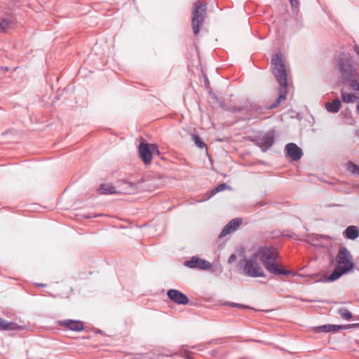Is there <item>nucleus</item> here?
<instances>
[{
  "label": "nucleus",
  "instance_id": "obj_1",
  "mask_svg": "<svg viewBox=\"0 0 359 359\" xmlns=\"http://www.w3.org/2000/svg\"><path fill=\"white\" fill-rule=\"evenodd\" d=\"M255 254L270 273L285 276L291 273L290 271L280 268L279 256L276 248L268 246L261 247L255 252Z\"/></svg>",
  "mask_w": 359,
  "mask_h": 359
},
{
  "label": "nucleus",
  "instance_id": "obj_2",
  "mask_svg": "<svg viewBox=\"0 0 359 359\" xmlns=\"http://www.w3.org/2000/svg\"><path fill=\"white\" fill-rule=\"evenodd\" d=\"M271 66L273 74L280 86L278 99L270 106V108L273 109L277 107L281 102L286 99L287 93V76L280 53H276L271 58Z\"/></svg>",
  "mask_w": 359,
  "mask_h": 359
},
{
  "label": "nucleus",
  "instance_id": "obj_3",
  "mask_svg": "<svg viewBox=\"0 0 359 359\" xmlns=\"http://www.w3.org/2000/svg\"><path fill=\"white\" fill-rule=\"evenodd\" d=\"M337 266L330 276L328 280L334 281L342 275L348 273L354 267V262L351 252L346 248H341L336 256Z\"/></svg>",
  "mask_w": 359,
  "mask_h": 359
},
{
  "label": "nucleus",
  "instance_id": "obj_4",
  "mask_svg": "<svg viewBox=\"0 0 359 359\" xmlns=\"http://www.w3.org/2000/svg\"><path fill=\"white\" fill-rule=\"evenodd\" d=\"M255 252L249 257L243 259V271L245 273L252 278L264 277L265 273Z\"/></svg>",
  "mask_w": 359,
  "mask_h": 359
},
{
  "label": "nucleus",
  "instance_id": "obj_5",
  "mask_svg": "<svg viewBox=\"0 0 359 359\" xmlns=\"http://www.w3.org/2000/svg\"><path fill=\"white\" fill-rule=\"evenodd\" d=\"M138 150L140 157L145 164H149L151 163L152 154L155 153L159 154L157 146L154 144L142 142L139 145Z\"/></svg>",
  "mask_w": 359,
  "mask_h": 359
},
{
  "label": "nucleus",
  "instance_id": "obj_6",
  "mask_svg": "<svg viewBox=\"0 0 359 359\" xmlns=\"http://www.w3.org/2000/svg\"><path fill=\"white\" fill-rule=\"evenodd\" d=\"M57 324L65 329L74 332H81L84 330L83 323L81 320L67 319L58 320Z\"/></svg>",
  "mask_w": 359,
  "mask_h": 359
},
{
  "label": "nucleus",
  "instance_id": "obj_7",
  "mask_svg": "<svg viewBox=\"0 0 359 359\" xmlns=\"http://www.w3.org/2000/svg\"><path fill=\"white\" fill-rule=\"evenodd\" d=\"M184 265L191 269H199L202 270H208L212 267L209 262L196 257H193L190 260L186 261Z\"/></svg>",
  "mask_w": 359,
  "mask_h": 359
},
{
  "label": "nucleus",
  "instance_id": "obj_8",
  "mask_svg": "<svg viewBox=\"0 0 359 359\" xmlns=\"http://www.w3.org/2000/svg\"><path fill=\"white\" fill-rule=\"evenodd\" d=\"M167 294L169 299L175 304L186 305L189 303L187 295L177 290L170 289L168 291Z\"/></svg>",
  "mask_w": 359,
  "mask_h": 359
},
{
  "label": "nucleus",
  "instance_id": "obj_9",
  "mask_svg": "<svg viewBox=\"0 0 359 359\" xmlns=\"http://www.w3.org/2000/svg\"><path fill=\"white\" fill-rule=\"evenodd\" d=\"M274 142V136L273 134L266 133L259 137L257 140V145L263 151H266L272 147Z\"/></svg>",
  "mask_w": 359,
  "mask_h": 359
},
{
  "label": "nucleus",
  "instance_id": "obj_10",
  "mask_svg": "<svg viewBox=\"0 0 359 359\" xmlns=\"http://www.w3.org/2000/svg\"><path fill=\"white\" fill-rule=\"evenodd\" d=\"M286 155L293 161H297L302 156V149L294 143H288L285 146Z\"/></svg>",
  "mask_w": 359,
  "mask_h": 359
},
{
  "label": "nucleus",
  "instance_id": "obj_11",
  "mask_svg": "<svg viewBox=\"0 0 359 359\" xmlns=\"http://www.w3.org/2000/svg\"><path fill=\"white\" fill-rule=\"evenodd\" d=\"M242 224V220L240 218H234L231 219L222 229L219 238H222L228 234L235 231Z\"/></svg>",
  "mask_w": 359,
  "mask_h": 359
},
{
  "label": "nucleus",
  "instance_id": "obj_12",
  "mask_svg": "<svg viewBox=\"0 0 359 359\" xmlns=\"http://www.w3.org/2000/svg\"><path fill=\"white\" fill-rule=\"evenodd\" d=\"M340 72L346 80L351 81L353 79H356L358 74L355 72V68L348 64L341 63L340 65Z\"/></svg>",
  "mask_w": 359,
  "mask_h": 359
},
{
  "label": "nucleus",
  "instance_id": "obj_13",
  "mask_svg": "<svg viewBox=\"0 0 359 359\" xmlns=\"http://www.w3.org/2000/svg\"><path fill=\"white\" fill-rule=\"evenodd\" d=\"M346 327L343 325H324L320 326L314 327L313 330L315 333L318 332H337L341 329H345Z\"/></svg>",
  "mask_w": 359,
  "mask_h": 359
},
{
  "label": "nucleus",
  "instance_id": "obj_14",
  "mask_svg": "<svg viewBox=\"0 0 359 359\" xmlns=\"http://www.w3.org/2000/svg\"><path fill=\"white\" fill-rule=\"evenodd\" d=\"M205 18V16L197 15V13L192 16L191 27L193 29L194 34L195 35L198 34V33L200 32V29L204 23Z\"/></svg>",
  "mask_w": 359,
  "mask_h": 359
},
{
  "label": "nucleus",
  "instance_id": "obj_15",
  "mask_svg": "<svg viewBox=\"0 0 359 359\" xmlns=\"http://www.w3.org/2000/svg\"><path fill=\"white\" fill-rule=\"evenodd\" d=\"M197 12V15L206 16L207 13V4L203 0L196 1L193 6V15Z\"/></svg>",
  "mask_w": 359,
  "mask_h": 359
},
{
  "label": "nucleus",
  "instance_id": "obj_16",
  "mask_svg": "<svg viewBox=\"0 0 359 359\" xmlns=\"http://www.w3.org/2000/svg\"><path fill=\"white\" fill-rule=\"evenodd\" d=\"M137 189V187L135 184L125 182L123 183L120 190L118 191V194H134Z\"/></svg>",
  "mask_w": 359,
  "mask_h": 359
},
{
  "label": "nucleus",
  "instance_id": "obj_17",
  "mask_svg": "<svg viewBox=\"0 0 359 359\" xmlns=\"http://www.w3.org/2000/svg\"><path fill=\"white\" fill-rule=\"evenodd\" d=\"M344 236L350 240H355L359 236V229L356 226H348L344 231Z\"/></svg>",
  "mask_w": 359,
  "mask_h": 359
},
{
  "label": "nucleus",
  "instance_id": "obj_18",
  "mask_svg": "<svg viewBox=\"0 0 359 359\" xmlns=\"http://www.w3.org/2000/svg\"><path fill=\"white\" fill-rule=\"evenodd\" d=\"M325 107L327 111L337 113L340 109L341 101L339 98L334 99L332 102H326Z\"/></svg>",
  "mask_w": 359,
  "mask_h": 359
},
{
  "label": "nucleus",
  "instance_id": "obj_19",
  "mask_svg": "<svg viewBox=\"0 0 359 359\" xmlns=\"http://www.w3.org/2000/svg\"><path fill=\"white\" fill-rule=\"evenodd\" d=\"M97 191L101 194H112L118 193V191H116L114 187L109 184H101L97 189Z\"/></svg>",
  "mask_w": 359,
  "mask_h": 359
},
{
  "label": "nucleus",
  "instance_id": "obj_20",
  "mask_svg": "<svg viewBox=\"0 0 359 359\" xmlns=\"http://www.w3.org/2000/svg\"><path fill=\"white\" fill-rule=\"evenodd\" d=\"M20 326L15 323L8 322L0 318V330H17Z\"/></svg>",
  "mask_w": 359,
  "mask_h": 359
},
{
  "label": "nucleus",
  "instance_id": "obj_21",
  "mask_svg": "<svg viewBox=\"0 0 359 359\" xmlns=\"http://www.w3.org/2000/svg\"><path fill=\"white\" fill-rule=\"evenodd\" d=\"M341 100L345 103H353L358 100V97L353 93H348L341 90Z\"/></svg>",
  "mask_w": 359,
  "mask_h": 359
},
{
  "label": "nucleus",
  "instance_id": "obj_22",
  "mask_svg": "<svg viewBox=\"0 0 359 359\" xmlns=\"http://www.w3.org/2000/svg\"><path fill=\"white\" fill-rule=\"evenodd\" d=\"M13 21L10 18L0 19V33L8 30L12 25Z\"/></svg>",
  "mask_w": 359,
  "mask_h": 359
},
{
  "label": "nucleus",
  "instance_id": "obj_23",
  "mask_svg": "<svg viewBox=\"0 0 359 359\" xmlns=\"http://www.w3.org/2000/svg\"><path fill=\"white\" fill-rule=\"evenodd\" d=\"M338 313L342 318L346 320H350L353 317L351 313L345 308L339 309L338 311Z\"/></svg>",
  "mask_w": 359,
  "mask_h": 359
},
{
  "label": "nucleus",
  "instance_id": "obj_24",
  "mask_svg": "<svg viewBox=\"0 0 359 359\" xmlns=\"http://www.w3.org/2000/svg\"><path fill=\"white\" fill-rule=\"evenodd\" d=\"M348 170L353 174H359V166L352 162L348 163Z\"/></svg>",
  "mask_w": 359,
  "mask_h": 359
},
{
  "label": "nucleus",
  "instance_id": "obj_25",
  "mask_svg": "<svg viewBox=\"0 0 359 359\" xmlns=\"http://www.w3.org/2000/svg\"><path fill=\"white\" fill-rule=\"evenodd\" d=\"M228 188V186L225 183H222L218 184L215 189L212 191V194L214 195L217 192L224 191Z\"/></svg>",
  "mask_w": 359,
  "mask_h": 359
},
{
  "label": "nucleus",
  "instance_id": "obj_26",
  "mask_svg": "<svg viewBox=\"0 0 359 359\" xmlns=\"http://www.w3.org/2000/svg\"><path fill=\"white\" fill-rule=\"evenodd\" d=\"M193 140L196 146L201 149L206 147L205 144L201 140V139L197 135H193Z\"/></svg>",
  "mask_w": 359,
  "mask_h": 359
},
{
  "label": "nucleus",
  "instance_id": "obj_27",
  "mask_svg": "<svg viewBox=\"0 0 359 359\" xmlns=\"http://www.w3.org/2000/svg\"><path fill=\"white\" fill-rule=\"evenodd\" d=\"M349 85L353 89L359 91V82H358L355 79L350 81Z\"/></svg>",
  "mask_w": 359,
  "mask_h": 359
},
{
  "label": "nucleus",
  "instance_id": "obj_28",
  "mask_svg": "<svg viewBox=\"0 0 359 359\" xmlns=\"http://www.w3.org/2000/svg\"><path fill=\"white\" fill-rule=\"evenodd\" d=\"M236 256L235 254H232L228 259V263L229 264H232L236 260Z\"/></svg>",
  "mask_w": 359,
  "mask_h": 359
},
{
  "label": "nucleus",
  "instance_id": "obj_29",
  "mask_svg": "<svg viewBox=\"0 0 359 359\" xmlns=\"http://www.w3.org/2000/svg\"><path fill=\"white\" fill-rule=\"evenodd\" d=\"M292 6H297L299 4L298 0H289Z\"/></svg>",
  "mask_w": 359,
  "mask_h": 359
},
{
  "label": "nucleus",
  "instance_id": "obj_30",
  "mask_svg": "<svg viewBox=\"0 0 359 359\" xmlns=\"http://www.w3.org/2000/svg\"><path fill=\"white\" fill-rule=\"evenodd\" d=\"M231 306H236V307H238V308H245L246 307L245 306H243V305H241V304H236V303H231Z\"/></svg>",
  "mask_w": 359,
  "mask_h": 359
},
{
  "label": "nucleus",
  "instance_id": "obj_31",
  "mask_svg": "<svg viewBox=\"0 0 359 359\" xmlns=\"http://www.w3.org/2000/svg\"><path fill=\"white\" fill-rule=\"evenodd\" d=\"M354 50L356 53V54L359 56V46L358 45H355Z\"/></svg>",
  "mask_w": 359,
  "mask_h": 359
},
{
  "label": "nucleus",
  "instance_id": "obj_32",
  "mask_svg": "<svg viewBox=\"0 0 359 359\" xmlns=\"http://www.w3.org/2000/svg\"><path fill=\"white\" fill-rule=\"evenodd\" d=\"M0 69L3 70L4 72H6L8 71V67H1Z\"/></svg>",
  "mask_w": 359,
  "mask_h": 359
},
{
  "label": "nucleus",
  "instance_id": "obj_33",
  "mask_svg": "<svg viewBox=\"0 0 359 359\" xmlns=\"http://www.w3.org/2000/svg\"><path fill=\"white\" fill-rule=\"evenodd\" d=\"M37 285H38L39 287H45V286H46V285H45V284H43V283H38V284H37Z\"/></svg>",
  "mask_w": 359,
  "mask_h": 359
},
{
  "label": "nucleus",
  "instance_id": "obj_34",
  "mask_svg": "<svg viewBox=\"0 0 359 359\" xmlns=\"http://www.w3.org/2000/svg\"><path fill=\"white\" fill-rule=\"evenodd\" d=\"M357 111H358V112L359 114V102L357 104Z\"/></svg>",
  "mask_w": 359,
  "mask_h": 359
}]
</instances>
